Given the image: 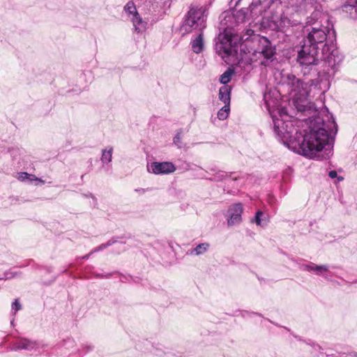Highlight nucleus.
Masks as SVG:
<instances>
[{"label":"nucleus","instance_id":"nucleus-1","mask_svg":"<svg viewBox=\"0 0 357 357\" xmlns=\"http://www.w3.org/2000/svg\"><path fill=\"white\" fill-rule=\"evenodd\" d=\"M328 122L317 116L310 123V132L302 137V140L293 136L298 134L293 128L291 123H286L283 119L273 118L274 132L279 139L289 149L298 152L310 158L318 160L328 159L333 154V139L330 136L328 130L335 128L334 134L337 133V126L332 114L326 116Z\"/></svg>","mask_w":357,"mask_h":357},{"label":"nucleus","instance_id":"nucleus-2","mask_svg":"<svg viewBox=\"0 0 357 357\" xmlns=\"http://www.w3.org/2000/svg\"><path fill=\"white\" fill-rule=\"evenodd\" d=\"M301 30L304 35L303 43L310 47L319 50V45L325 43L321 50V62L324 69L318 74L321 81L329 79L334 76L337 66L343 59V56L335 48L333 43L331 41L329 43L327 40L328 37H335V31L329 16L316 10L307 18L305 25L302 26Z\"/></svg>","mask_w":357,"mask_h":357},{"label":"nucleus","instance_id":"nucleus-3","mask_svg":"<svg viewBox=\"0 0 357 357\" xmlns=\"http://www.w3.org/2000/svg\"><path fill=\"white\" fill-rule=\"evenodd\" d=\"M205 8L203 7L191 8L188 11L180 31L187 34L194 31L202 32L206 27Z\"/></svg>","mask_w":357,"mask_h":357},{"label":"nucleus","instance_id":"nucleus-4","mask_svg":"<svg viewBox=\"0 0 357 357\" xmlns=\"http://www.w3.org/2000/svg\"><path fill=\"white\" fill-rule=\"evenodd\" d=\"M317 54L318 50L315 47H312L304 43L301 45V49L298 51L297 61L302 66L304 74L307 73L305 71L307 68H309L310 70H312L317 65H321V67L323 68L320 71H323L324 69L321 63V61L319 62L317 59ZM317 75H319V74Z\"/></svg>","mask_w":357,"mask_h":357},{"label":"nucleus","instance_id":"nucleus-5","mask_svg":"<svg viewBox=\"0 0 357 357\" xmlns=\"http://www.w3.org/2000/svg\"><path fill=\"white\" fill-rule=\"evenodd\" d=\"M287 85L291 98L296 104L303 102L309 94L310 86L293 75H287Z\"/></svg>","mask_w":357,"mask_h":357},{"label":"nucleus","instance_id":"nucleus-6","mask_svg":"<svg viewBox=\"0 0 357 357\" xmlns=\"http://www.w3.org/2000/svg\"><path fill=\"white\" fill-rule=\"evenodd\" d=\"M215 49L216 53L222 59L236 52L234 43L233 42V36L227 29L220 33L215 38Z\"/></svg>","mask_w":357,"mask_h":357},{"label":"nucleus","instance_id":"nucleus-7","mask_svg":"<svg viewBox=\"0 0 357 357\" xmlns=\"http://www.w3.org/2000/svg\"><path fill=\"white\" fill-rule=\"evenodd\" d=\"M261 3V0H252L248 8H243L234 12L232 17L236 24H240L245 22L248 19L249 15L252 17H255L261 14L262 11L257 10Z\"/></svg>","mask_w":357,"mask_h":357},{"label":"nucleus","instance_id":"nucleus-8","mask_svg":"<svg viewBox=\"0 0 357 357\" xmlns=\"http://www.w3.org/2000/svg\"><path fill=\"white\" fill-rule=\"evenodd\" d=\"M125 11L132 22L135 31L142 33L146 29L147 22L144 21L139 15L136 6L132 1H129L124 7Z\"/></svg>","mask_w":357,"mask_h":357},{"label":"nucleus","instance_id":"nucleus-9","mask_svg":"<svg viewBox=\"0 0 357 357\" xmlns=\"http://www.w3.org/2000/svg\"><path fill=\"white\" fill-rule=\"evenodd\" d=\"M298 13L294 14L289 17L287 14L282 13L280 18L275 21L278 29L281 31H286V28L298 26L301 29V19L298 17Z\"/></svg>","mask_w":357,"mask_h":357},{"label":"nucleus","instance_id":"nucleus-10","mask_svg":"<svg viewBox=\"0 0 357 357\" xmlns=\"http://www.w3.org/2000/svg\"><path fill=\"white\" fill-rule=\"evenodd\" d=\"M149 172L154 174H169L176 170V167L172 162H153L147 165Z\"/></svg>","mask_w":357,"mask_h":357},{"label":"nucleus","instance_id":"nucleus-11","mask_svg":"<svg viewBox=\"0 0 357 357\" xmlns=\"http://www.w3.org/2000/svg\"><path fill=\"white\" fill-rule=\"evenodd\" d=\"M39 347V344L33 340L27 338H19L12 344V350L17 351L24 349L27 351L36 350Z\"/></svg>","mask_w":357,"mask_h":357},{"label":"nucleus","instance_id":"nucleus-12","mask_svg":"<svg viewBox=\"0 0 357 357\" xmlns=\"http://www.w3.org/2000/svg\"><path fill=\"white\" fill-rule=\"evenodd\" d=\"M243 206L241 203L233 204L229 209V218L227 220L229 225H234L241 222Z\"/></svg>","mask_w":357,"mask_h":357},{"label":"nucleus","instance_id":"nucleus-13","mask_svg":"<svg viewBox=\"0 0 357 357\" xmlns=\"http://www.w3.org/2000/svg\"><path fill=\"white\" fill-rule=\"evenodd\" d=\"M261 41H263L265 43V45L261 49L259 50L257 52L260 54L261 56L266 59V61L261 62L262 65L266 66L267 61L273 57L274 52L271 46V43L269 42V40H268L266 38H262L261 39Z\"/></svg>","mask_w":357,"mask_h":357},{"label":"nucleus","instance_id":"nucleus-14","mask_svg":"<svg viewBox=\"0 0 357 357\" xmlns=\"http://www.w3.org/2000/svg\"><path fill=\"white\" fill-rule=\"evenodd\" d=\"M231 91V87L228 85H224L219 89V99L225 103V105H230Z\"/></svg>","mask_w":357,"mask_h":357},{"label":"nucleus","instance_id":"nucleus-15","mask_svg":"<svg viewBox=\"0 0 357 357\" xmlns=\"http://www.w3.org/2000/svg\"><path fill=\"white\" fill-rule=\"evenodd\" d=\"M192 51L196 54H199L204 48L203 33L200 32L199 35L191 42Z\"/></svg>","mask_w":357,"mask_h":357},{"label":"nucleus","instance_id":"nucleus-16","mask_svg":"<svg viewBox=\"0 0 357 357\" xmlns=\"http://www.w3.org/2000/svg\"><path fill=\"white\" fill-rule=\"evenodd\" d=\"M210 245L208 243L198 244L194 249L190 250L191 255H200L205 253L209 248Z\"/></svg>","mask_w":357,"mask_h":357},{"label":"nucleus","instance_id":"nucleus-17","mask_svg":"<svg viewBox=\"0 0 357 357\" xmlns=\"http://www.w3.org/2000/svg\"><path fill=\"white\" fill-rule=\"evenodd\" d=\"M113 148L109 146L105 149L102 150L101 162L103 165L109 164L112 161Z\"/></svg>","mask_w":357,"mask_h":357},{"label":"nucleus","instance_id":"nucleus-18","mask_svg":"<svg viewBox=\"0 0 357 357\" xmlns=\"http://www.w3.org/2000/svg\"><path fill=\"white\" fill-rule=\"evenodd\" d=\"M342 8L346 13L352 14V10H354L355 13L357 14V0H347Z\"/></svg>","mask_w":357,"mask_h":357},{"label":"nucleus","instance_id":"nucleus-19","mask_svg":"<svg viewBox=\"0 0 357 357\" xmlns=\"http://www.w3.org/2000/svg\"><path fill=\"white\" fill-rule=\"evenodd\" d=\"M115 243L114 241L113 240H109L106 243H102L101 245H100L98 247L94 248L93 250H91L90 252V253H89L88 255H86L84 256H83L82 258L84 259H87L89 258V257L95 253V252H99V251H101L105 248H107V247L112 245V244H114Z\"/></svg>","mask_w":357,"mask_h":357},{"label":"nucleus","instance_id":"nucleus-20","mask_svg":"<svg viewBox=\"0 0 357 357\" xmlns=\"http://www.w3.org/2000/svg\"><path fill=\"white\" fill-rule=\"evenodd\" d=\"M234 74V70L231 68H228L223 74L220 75V83L226 85L230 82L231 75Z\"/></svg>","mask_w":357,"mask_h":357},{"label":"nucleus","instance_id":"nucleus-21","mask_svg":"<svg viewBox=\"0 0 357 357\" xmlns=\"http://www.w3.org/2000/svg\"><path fill=\"white\" fill-rule=\"evenodd\" d=\"M230 112L229 105H225L218 112V119L223 121L227 119Z\"/></svg>","mask_w":357,"mask_h":357},{"label":"nucleus","instance_id":"nucleus-22","mask_svg":"<svg viewBox=\"0 0 357 357\" xmlns=\"http://www.w3.org/2000/svg\"><path fill=\"white\" fill-rule=\"evenodd\" d=\"M231 174L229 175V176ZM229 176V174L223 171H218L213 174V177L210 178L211 181H221L225 179L226 177Z\"/></svg>","mask_w":357,"mask_h":357},{"label":"nucleus","instance_id":"nucleus-23","mask_svg":"<svg viewBox=\"0 0 357 357\" xmlns=\"http://www.w3.org/2000/svg\"><path fill=\"white\" fill-rule=\"evenodd\" d=\"M174 144L178 148L181 149L183 147L182 142V131L179 130L176 132V135L173 139Z\"/></svg>","mask_w":357,"mask_h":357},{"label":"nucleus","instance_id":"nucleus-24","mask_svg":"<svg viewBox=\"0 0 357 357\" xmlns=\"http://www.w3.org/2000/svg\"><path fill=\"white\" fill-rule=\"evenodd\" d=\"M314 269L316 270V273L317 275H324V273H326L328 271V266L326 265H317L316 267H314Z\"/></svg>","mask_w":357,"mask_h":357},{"label":"nucleus","instance_id":"nucleus-25","mask_svg":"<svg viewBox=\"0 0 357 357\" xmlns=\"http://www.w3.org/2000/svg\"><path fill=\"white\" fill-rule=\"evenodd\" d=\"M10 156L14 159L17 158L21 154V150L18 148H11L9 149Z\"/></svg>","mask_w":357,"mask_h":357},{"label":"nucleus","instance_id":"nucleus-26","mask_svg":"<svg viewBox=\"0 0 357 357\" xmlns=\"http://www.w3.org/2000/svg\"><path fill=\"white\" fill-rule=\"evenodd\" d=\"M16 273L14 271L5 272L3 276L0 278V280H10L15 278Z\"/></svg>","mask_w":357,"mask_h":357},{"label":"nucleus","instance_id":"nucleus-27","mask_svg":"<svg viewBox=\"0 0 357 357\" xmlns=\"http://www.w3.org/2000/svg\"><path fill=\"white\" fill-rule=\"evenodd\" d=\"M22 306L18 301V299H15L14 302L12 303V309L11 310L14 312L15 314L17 311L21 309Z\"/></svg>","mask_w":357,"mask_h":357},{"label":"nucleus","instance_id":"nucleus-28","mask_svg":"<svg viewBox=\"0 0 357 357\" xmlns=\"http://www.w3.org/2000/svg\"><path fill=\"white\" fill-rule=\"evenodd\" d=\"M30 176H29V174L26 173V172H21L18 175V180L21 181H25L26 180H28V178H29Z\"/></svg>","mask_w":357,"mask_h":357},{"label":"nucleus","instance_id":"nucleus-29","mask_svg":"<svg viewBox=\"0 0 357 357\" xmlns=\"http://www.w3.org/2000/svg\"><path fill=\"white\" fill-rule=\"evenodd\" d=\"M263 215V213L261 211H257L255 214V222L257 225H261V216Z\"/></svg>","mask_w":357,"mask_h":357},{"label":"nucleus","instance_id":"nucleus-30","mask_svg":"<svg viewBox=\"0 0 357 357\" xmlns=\"http://www.w3.org/2000/svg\"><path fill=\"white\" fill-rule=\"evenodd\" d=\"M29 176H30V177L28 178V180L29 181H38L41 182L42 183H44L43 181H42L40 178H37L35 175L29 174Z\"/></svg>","mask_w":357,"mask_h":357},{"label":"nucleus","instance_id":"nucleus-31","mask_svg":"<svg viewBox=\"0 0 357 357\" xmlns=\"http://www.w3.org/2000/svg\"><path fill=\"white\" fill-rule=\"evenodd\" d=\"M317 265L315 264H310V265H307L306 266V270L308 271H313V272H316V270L314 269V267H316Z\"/></svg>","mask_w":357,"mask_h":357},{"label":"nucleus","instance_id":"nucleus-32","mask_svg":"<svg viewBox=\"0 0 357 357\" xmlns=\"http://www.w3.org/2000/svg\"><path fill=\"white\" fill-rule=\"evenodd\" d=\"M328 176L331 178H335L337 177V172L335 171V170L330 171L329 173H328Z\"/></svg>","mask_w":357,"mask_h":357},{"label":"nucleus","instance_id":"nucleus-33","mask_svg":"<svg viewBox=\"0 0 357 357\" xmlns=\"http://www.w3.org/2000/svg\"><path fill=\"white\" fill-rule=\"evenodd\" d=\"M280 116L283 119L284 116H287V114L284 109H281L279 112Z\"/></svg>","mask_w":357,"mask_h":357},{"label":"nucleus","instance_id":"nucleus-34","mask_svg":"<svg viewBox=\"0 0 357 357\" xmlns=\"http://www.w3.org/2000/svg\"><path fill=\"white\" fill-rule=\"evenodd\" d=\"M135 191L141 192V193L145 192V190L144 188L136 189Z\"/></svg>","mask_w":357,"mask_h":357},{"label":"nucleus","instance_id":"nucleus-35","mask_svg":"<svg viewBox=\"0 0 357 357\" xmlns=\"http://www.w3.org/2000/svg\"><path fill=\"white\" fill-rule=\"evenodd\" d=\"M253 33V31L252 29H248L247 30V35L248 36H251Z\"/></svg>","mask_w":357,"mask_h":357},{"label":"nucleus","instance_id":"nucleus-36","mask_svg":"<svg viewBox=\"0 0 357 357\" xmlns=\"http://www.w3.org/2000/svg\"><path fill=\"white\" fill-rule=\"evenodd\" d=\"M337 179H338V181H342L343 180V177L339 176V177H337Z\"/></svg>","mask_w":357,"mask_h":357},{"label":"nucleus","instance_id":"nucleus-37","mask_svg":"<svg viewBox=\"0 0 357 357\" xmlns=\"http://www.w3.org/2000/svg\"><path fill=\"white\" fill-rule=\"evenodd\" d=\"M354 12L355 13V11H354V10H352V13H354ZM351 15H353V14H351ZM351 17H354V15H351Z\"/></svg>","mask_w":357,"mask_h":357}]
</instances>
